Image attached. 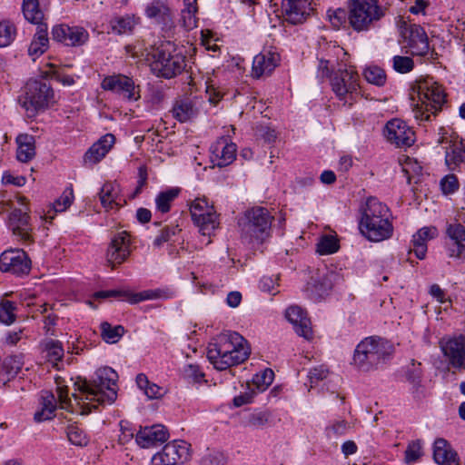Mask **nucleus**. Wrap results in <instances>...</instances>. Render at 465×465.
<instances>
[{"mask_svg": "<svg viewBox=\"0 0 465 465\" xmlns=\"http://www.w3.org/2000/svg\"><path fill=\"white\" fill-rule=\"evenodd\" d=\"M117 372L111 367L98 369L91 381L78 378L74 382L73 401L66 389L58 388L61 408L74 413L86 415L99 405L112 404L117 398Z\"/></svg>", "mask_w": 465, "mask_h": 465, "instance_id": "nucleus-1", "label": "nucleus"}, {"mask_svg": "<svg viewBox=\"0 0 465 465\" xmlns=\"http://www.w3.org/2000/svg\"><path fill=\"white\" fill-rule=\"evenodd\" d=\"M359 230L373 242L390 239L393 234L392 214L390 208L376 197H369L360 208Z\"/></svg>", "mask_w": 465, "mask_h": 465, "instance_id": "nucleus-2", "label": "nucleus"}, {"mask_svg": "<svg viewBox=\"0 0 465 465\" xmlns=\"http://www.w3.org/2000/svg\"><path fill=\"white\" fill-rule=\"evenodd\" d=\"M245 339L235 331L219 334L207 348V358L218 371L230 369L241 364L249 356V350L243 345Z\"/></svg>", "mask_w": 465, "mask_h": 465, "instance_id": "nucleus-3", "label": "nucleus"}, {"mask_svg": "<svg viewBox=\"0 0 465 465\" xmlns=\"http://www.w3.org/2000/svg\"><path fill=\"white\" fill-rule=\"evenodd\" d=\"M412 89L418 96V103L412 110L414 118L419 123L430 121L446 103L442 85L433 78L426 77L417 81Z\"/></svg>", "mask_w": 465, "mask_h": 465, "instance_id": "nucleus-4", "label": "nucleus"}, {"mask_svg": "<svg viewBox=\"0 0 465 465\" xmlns=\"http://www.w3.org/2000/svg\"><path fill=\"white\" fill-rule=\"evenodd\" d=\"M393 350V345L383 338L366 337L356 346L352 364L360 371H370L385 363L392 355Z\"/></svg>", "mask_w": 465, "mask_h": 465, "instance_id": "nucleus-5", "label": "nucleus"}, {"mask_svg": "<svg viewBox=\"0 0 465 465\" xmlns=\"http://www.w3.org/2000/svg\"><path fill=\"white\" fill-rule=\"evenodd\" d=\"M272 221L273 216L268 209L252 207L239 219L241 235L249 242L262 243L271 236Z\"/></svg>", "mask_w": 465, "mask_h": 465, "instance_id": "nucleus-6", "label": "nucleus"}, {"mask_svg": "<svg viewBox=\"0 0 465 465\" xmlns=\"http://www.w3.org/2000/svg\"><path fill=\"white\" fill-rule=\"evenodd\" d=\"M378 0H350L348 23L356 32H368L385 16Z\"/></svg>", "mask_w": 465, "mask_h": 465, "instance_id": "nucleus-7", "label": "nucleus"}, {"mask_svg": "<svg viewBox=\"0 0 465 465\" xmlns=\"http://www.w3.org/2000/svg\"><path fill=\"white\" fill-rule=\"evenodd\" d=\"M150 67L157 77L171 79L185 69L186 57L175 50L171 52L163 47L157 48L153 54Z\"/></svg>", "mask_w": 465, "mask_h": 465, "instance_id": "nucleus-8", "label": "nucleus"}, {"mask_svg": "<svg viewBox=\"0 0 465 465\" xmlns=\"http://www.w3.org/2000/svg\"><path fill=\"white\" fill-rule=\"evenodd\" d=\"M190 213L203 236L211 237L220 226L219 214L205 198H196L191 202Z\"/></svg>", "mask_w": 465, "mask_h": 465, "instance_id": "nucleus-9", "label": "nucleus"}, {"mask_svg": "<svg viewBox=\"0 0 465 465\" xmlns=\"http://www.w3.org/2000/svg\"><path fill=\"white\" fill-rule=\"evenodd\" d=\"M53 98L54 92L49 84L34 81L27 84L25 94L19 98V104L32 117L47 108Z\"/></svg>", "mask_w": 465, "mask_h": 465, "instance_id": "nucleus-10", "label": "nucleus"}, {"mask_svg": "<svg viewBox=\"0 0 465 465\" xmlns=\"http://www.w3.org/2000/svg\"><path fill=\"white\" fill-rule=\"evenodd\" d=\"M358 74L346 65L341 66L331 77V90L343 104L351 105L358 94Z\"/></svg>", "mask_w": 465, "mask_h": 465, "instance_id": "nucleus-11", "label": "nucleus"}, {"mask_svg": "<svg viewBox=\"0 0 465 465\" xmlns=\"http://www.w3.org/2000/svg\"><path fill=\"white\" fill-rule=\"evenodd\" d=\"M441 351L449 364L459 371L465 370V335L443 337L440 341Z\"/></svg>", "mask_w": 465, "mask_h": 465, "instance_id": "nucleus-12", "label": "nucleus"}, {"mask_svg": "<svg viewBox=\"0 0 465 465\" xmlns=\"http://www.w3.org/2000/svg\"><path fill=\"white\" fill-rule=\"evenodd\" d=\"M189 444L183 440L167 443L161 451L152 458V465H177L185 462L189 457Z\"/></svg>", "mask_w": 465, "mask_h": 465, "instance_id": "nucleus-13", "label": "nucleus"}, {"mask_svg": "<svg viewBox=\"0 0 465 465\" xmlns=\"http://www.w3.org/2000/svg\"><path fill=\"white\" fill-rule=\"evenodd\" d=\"M101 87L128 101H136L140 98L134 80L124 74H118L105 76L101 83Z\"/></svg>", "mask_w": 465, "mask_h": 465, "instance_id": "nucleus-14", "label": "nucleus"}, {"mask_svg": "<svg viewBox=\"0 0 465 465\" xmlns=\"http://www.w3.org/2000/svg\"><path fill=\"white\" fill-rule=\"evenodd\" d=\"M53 39L64 44L67 46L84 45L89 39L86 29L77 25H58L52 29Z\"/></svg>", "mask_w": 465, "mask_h": 465, "instance_id": "nucleus-15", "label": "nucleus"}, {"mask_svg": "<svg viewBox=\"0 0 465 465\" xmlns=\"http://www.w3.org/2000/svg\"><path fill=\"white\" fill-rule=\"evenodd\" d=\"M384 135L391 143L398 147H410L415 141L414 132L404 121L397 118L386 124Z\"/></svg>", "mask_w": 465, "mask_h": 465, "instance_id": "nucleus-16", "label": "nucleus"}, {"mask_svg": "<svg viewBox=\"0 0 465 465\" xmlns=\"http://www.w3.org/2000/svg\"><path fill=\"white\" fill-rule=\"evenodd\" d=\"M31 262L26 253L20 249L5 251L0 255V270L14 274H24L30 271Z\"/></svg>", "mask_w": 465, "mask_h": 465, "instance_id": "nucleus-17", "label": "nucleus"}, {"mask_svg": "<svg viewBox=\"0 0 465 465\" xmlns=\"http://www.w3.org/2000/svg\"><path fill=\"white\" fill-rule=\"evenodd\" d=\"M19 203L23 208H15L9 216L10 227L14 234L20 237L25 242L31 241L30 232L32 230L29 223V208L26 206L25 197H19Z\"/></svg>", "mask_w": 465, "mask_h": 465, "instance_id": "nucleus-18", "label": "nucleus"}, {"mask_svg": "<svg viewBox=\"0 0 465 465\" xmlns=\"http://www.w3.org/2000/svg\"><path fill=\"white\" fill-rule=\"evenodd\" d=\"M131 253L130 239L126 232L115 234L110 242L106 252V260L112 268L123 263Z\"/></svg>", "mask_w": 465, "mask_h": 465, "instance_id": "nucleus-19", "label": "nucleus"}, {"mask_svg": "<svg viewBox=\"0 0 465 465\" xmlns=\"http://www.w3.org/2000/svg\"><path fill=\"white\" fill-rule=\"evenodd\" d=\"M341 280V276L334 271H328L325 273L319 274L308 283L307 292L309 296L314 301L322 299L329 294L332 287Z\"/></svg>", "mask_w": 465, "mask_h": 465, "instance_id": "nucleus-20", "label": "nucleus"}, {"mask_svg": "<svg viewBox=\"0 0 465 465\" xmlns=\"http://www.w3.org/2000/svg\"><path fill=\"white\" fill-rule=\"evenodd\" d=\"M403 36L411 54L422 56L428 54L429 39L423 27L416 24L410 25L404 29Z\"/></svg>", "mask_w": 465, "mask_h": 465, "instance_id": "nucleus-21", "label": "nucleus"}, {"mask_svg": "<svg viewBox=\"0 0 465 465\" xmlns=\"http://www.w3.org/2000/svg\"><path fill=\"white\" fill-rule=\"evenodd\" d=\"M169 438L166 428L162 424L141 428L135 434V442L141 448H153L165 442Z\"/></svg>", "mask_w": 465, "mask_h": 465, "instance_id": "nucleus-22", "label": "nucleus"}, {"mask_svg": "<svg viewBox=\"0 0 465 465\" xmlns=\"http://www.w3.org/2000/svg\"><path fill=\"white\" fill-rule=\"evenodd\" d=\"M236 149L235 143L224 138L219 139L211 146L213 163L218 167L231 164L236 158Z\"/></svg>", "mask_w": 465, "mask_h": 465, "instance_id": "nucleus-23", "label": "nucleus"}, {"mask_svg": "<svg viewBox=\"0 0 465 465\" xmlns=\"http://www.w3.org/2000/svg\"><path fill=\"white\" fill-rule=\"evenodd\" d=\"M280 55L271 50H263L256 54L252 61V74L255 78L269 75L278 65Z\"/></svg>", "mask_w": 465, "mask_h": 465, "instance_id": "nucleus-24", "label": "nucleus"}, {"mask_svg": "<svg viewBox=\"0 0 465 465\" xmlns=\"http://www.w3.org/2000/svg\"><path fill=\"white\" fill-rule=\"evenodd\" d=\"M285 318L294 328L295 332L309 340L312 331L311 328L310 319L307 317L306 312L298 305H291L285 311Z\"/></svg>", "mask_w": 465, "mask_h": 465, "instance_id": "nucleus-25", "label": "nucleus"}, {"mask_svg": "<svg viewBox=\"0 0 465 465\" xmlns=\"http://www.w3.org/2000/svg\"><path fill=\"white\" fill-rule=\"evenodd\" d=\"M449 241L447 251L450 257L465 258V229L460 223L450 224L447 228Z\"/></svg>", "mask_w": 465, "mask_h": 465, "instance_id": "nucleus-26", "label": "nucleus"}, {"mask_svg": "<svg viewBox=\"0 0 465 465\" xmlns=\"http://www.w3.org/2000/svg\"><path fill=\"white\" fill-rule=\"evenodd\" d=\"M309 0H282L286 19L293 24H301L310 15L312 8Z\"/></svg>", "mask_w": 465, "mask_h": 465, "instance_id": "nucleus-27", "label": "nucleus"}, {"mask_svg": "<svg viewBox=\"0 0 465 465\" xmlns=\"http://www.w3.org/2000/svg\"><path fill=\"white\" fill-rule=\"evenodd\" d=\"M115 142L112 134H106L94 143L84 154V163L95 164L99 163L110 151Z\"/></svg>", "mask_w": 465, "mask_h": 465, "instance_id": "nucleus-28", "label": "nucleus"}, {"mask_svg": "<svg viewBox=\"0 0 465 465\" xmlns=\"http://www.w3.org/2000/svg\"><path fill=\"white\" fill-rule=\"evenodd\" d=\"M433 459L440 465H459V459L448 441L439 438L434 441Z\"/></svg>", "mask_w": 465, "mask_h": 465, "instance_id": "nucleus-29", "label": "nucleus"}, {"mask_svg": "<svg viewBox=\"0 0 465 465\" xmlns=\"http://www.w3.org/2000/svg\"><path fill=\"white\" fill-rule=\"evenodd\" d=\"M198 113V101L189 98L176 101L172 109L173 118L181 123L193 119Z\"/></svg>", "mask_w": 465, "mask_h": 465, "instance_id": "nucleus-30", "label": "nucleus"}, {"mask_svg": "<svg viewBox=\"0 0 465 465\" xmlns=\"http://www.w3.org/2000/svg\"><path fill=\"white\" fill-rule=\"evenodd\" d=\"M139 17L134 15L113 16L109 21V29L115 35L131 34L139 23Z\"/></svg>", "mask_w": 465, "mask_h": 465, "instance_id": "nucleus-31", "label": "nucleus"}, {"mask_svg": "<svg viewBox=\"0 0 465 465\" xmlns=\"http://www.w3.org/2000/svg\"><path fill=\"white\" fill-rule=\"evenodd\" d=\"M48 35L46 25H39L28 48V54L35 60L43 54L48 48Z\"/></svg>", "mask_w": 465, "mask_h": 465, "instance_id": "nucleus-32", "label": "nucleus"}, {"mask_svg": "<svg viewBox=\"0 0 465 465\" xmlns=\"http://www.w3.org/2000/svg\"><path fill=\"white\" fill-rule=\"evenodd\" d=\"M445 162L448 167L455 171L465 163V140L453 143L446 151Z\"/></svg>", "mask_w": 465, "mask_h": 465, "instance_id": "nucleus-33", "label": "nucleus"}, {"mask_svg": "<svg viewBox=\"0 0 465 465\" xmlns=\"http://www.w3.org/2000/svg\"><path fill=\"white\" fill-rule=\"evenodd\" d=\"M18 148L16 158L18 161L29 162L35 154L34 138L28 134H20L16 139Z\"/></svg>", "mask_w": 465, "mask_h": 465, "instance_id": "nucleus-34", "label": "nucleus"}, {"mask_svg": "<svg viewBox=\"0 0 465 465\" xmlns=\"http://www.w3.org/2000/svg\"><path fill=\"white\" fill-rule=\"evenodd\" d=\"M197 11L196 0H184V8L181 11L180 24L185 31L193 30L197 26Z\"/></svg>", "mask_w": 465, "mask_h": 465, "instance_id": "nucleus-35", "label": "nucleus"}, {"mask_svg": "<svg viewBox=\"0 0 465 465\" xmlns=\"http://www.w3.org/2000/svg\"><path fill=\"white\" fill-rule=\"evenodd\" d=\"M102 205L105 209H113L119 205L118 201V186L112 183H105L101 188L99 193Z\"/></svg>", "mask_w": 465, "mask_h": 465, "instance_id": "nucleus-36", "label": "nucleus"}, {"mask_svg": "<svg viewBox=\"0 0 465 465\" xmlns=\"http://www.w3.org/2000/svg\"><path fill=\"white\" fill-rule=\"evenodd\" d=\"M23 13L25 18L32 24L43 25L44 14L39 8L38 0H24Z\"/></svg>", "mask_w": 465, "mask_h": 465, "instance_id": "nucleus-37", "label": "nucleus"}, {"mask_svg": "<svg viewBox=\"0 0 465 465\" xmlns=\"http://www.w3.org/2000/svg\"><path fill=\"white\" fill-rule=\"evenodd\" d=\"M180 190L178 188H172L164 192H161L155 198L156 209L163 213H168L171 208V203L178 196Z\"/></svg>", "mask_w": 465, "mask_h": 465, "instance_id": "nucleus-38", "label": "nucleus"}, {"mask_svg": "<svg viewBox=\"0 0 465 465\" xmlns=\"http://www.w3.org/2000/svg\"><path fill=\"white\" fill-rule=\"evenodd\" d=\"M350 428L349 423L344 420H335L325 428V436L328 440H336L345 435Z\"/></svg>", "mask_w": 465, "mask_h": 465, "instance_id": "nucleus-39", "label": "nucleus"}, {"mask_svg": "<svg viewBox=\"0 0 465 465\" xmlns=\"http://www.w3.org/2000/svg\"><path fill=\"white\" fill-rule=\"evenodd\" d=\"M15 36V25L8 20L0 21V48L10 45Z\"/></svg>", "mask_w": 465, "mask_h": 465, "instance_id": "nucleus-40", "label": "nucleus"}, {"mask_svg": "<svg viewBox=\"0 0 465 465\" xmlns=\"http://www.w3.org/2000/svg\"><path fill=\"white\" fill-rule=\"evenodd\" d=\"M101 335L108 343L116 342L124 334V329L122 325L112 326L107 322L101 323Z\"/></svg>", "mask_w": 465, "mask_h": 465, "instance_id": "nucleus-41", "label": "nucleus"}, {"mask_svg": "<svg viewBox=\"0 0 465 465\" xmlns=\"http://www.w3.org/2000/svg\"><path fill=\"white\" fill-rule=\"evenodd\" d=\"M136 383L149 399H157L162 395V388L154 383H150L143 373L137 375Z\"/></svg>", "mask_w": 465, "mask_h": 465, "instance_id": "nucleus-42", "label": "nucleus"}, {"mask_svg": "<svg viewBox=\"0 0 465 465\" xmlns=\"http://www.w3.org/2000/svg\"><path fill=\"white\" fill-rule=\"evenodd\" d=\"M364 78L371 84L383 86L386 83L385 71L376 65L368 66L363 72Z\"/></svg>", "mask_w": 465, "mask_h": 465, "instance_id": "nucleus-43", "label": "nucleus"}, {"mask_svg": "<svg viewBox=\"0 0 465 465\" xmlns=\"http://www.w3.org/2000/svg\"><path fill=\"white\" fill-rule=\"evenodd\" d=\"M66 434L68 440L76 446H85L89 441L87 434L75 423L68 425Z\"/></svg>", "mask_w": 465, "mask_h": 465, "instance_id": "nucleus-44", "label": "nucleus"}, {"mask_svg": "<svg viewBox=\"0 0 465 465\" xmlns=\"http://www.w3.org/2000/svg\"><path fill=\"white\" fill-rule=\"evenodd\" d=\"M422 441L416 440L409 442L405 450L404 461L408 465L417 462L423 455Z\"/></svg>", "mask_w": 465, "mask_h": 465, "instance_id": "nucleus-45", "label": "nucleus"}, {"mask_svg": "<svg viewBox=\"0 0 465 465\" xmlns=\"http://www.w3.org/2000/svg\"><path fill=\"white\" fill-rule=\"evenodd\" d=\"M274 372L271 369H264L252 377L253 386L259 391H265L273 381Z\"/></svg>", "mask_w": 465, "mask_h": 465, "instance_id": "nucleus-46", "label": "nucleus"}, {"mask_svg": "<svg viewBox=\"0 0 465 465\" xmlns=\"http://www.w3.org/2000/svg\"><path fill=\"white\" fill-rule=\"evenodd\" d=\"M170 8L162 0H153L145 8V15L148 18L158 21L163 15H166Z\"/></svg>", "mask_w": 465, "mask_h": 465, "instance_id": "nucleus-47", "label": "nucleus"}, {"mask_svg": "<svg viewBox=\"0 0 465 465\" xmlns=\"http://www.w3.org/2000/svg\"><path fill=\"white\" fill-rule=\"evenodd\" d=\"M183 377L189 382L202 383L206 382L204 373L201 371L200 367L196 364H187L183 369Z\"/></svg>", "mask_w": 465, "mask_h": 465, "instance_id": "nucleus-48", "label": "nucleus"}, {"mask_svg": "<svg viewBox=\"0 0 465 465\" xmlns=\"http://www.w3.org/2000/svg\"><path fill=\"white\" fill-rule=\"evenodd\" d=\"M15 302L4 300L0 303V322L6 325L12 324L15 320Z\"/></svg>", "mask_w": 465, "mask_h": 465, "instance_id": "nucleus-49", "label": "nucleus"}, {"mask_svg": "<svg viewBox=\"0 0 465 465\" xmlns=\"http://www.w3.org/2000/svg\"><path fill=\"white\" fill-rule=\"evenodd\" d=\"M46 351V357L50 361H57L62 360L64 356V349L59 341L50 340L44 345Z\"/></svg>", "mask_w": 465, "mask_h": 465, "instance_id": "nucleus-50", "label": "nucleus"}, {"mask_svg": "<svg viewBox=\"0 0 465 465\" xmlns=\"http://www.w3.org/2000/svg\"><path fill=\"white\" fill-rule=\"evenodd\" d=\"M339 244L337 239L331 235H325L321 238L317 243V252L320 254H331L337 252Z\"/></svg>", "mask_w": 465, "mask_h": 465, "instance_id": "nucleus-51", "label": "nucleus"}, {"mask_svg": "<svg viewBox=\"0 0 465 465\" xmlns=\"http://www.w3.org/2000/svg\"><path fill=\"white\" fill-rule=\"evenodd\" d=\"M74 201V191L72 186L65 188L62 195L54 203V211L55 213L64 212L71 206Z\"/></svg>", "mask_w": 465, "mask_h": 465, "instance_id": "nucleus-52", "label": "nucleus"}, {"mask_svg": "<svg viewBox=\"0 0 465 465\" xmlns=\"http://www.w3.org/2000/svg\"><path fill=\"white\" fill-rule=\"evenodd\" d=\"M177 227L174 226H166L163 228L160 232L156 235L153 242V246L154 248H161L166 242L172 241L173 237L176 235L177 232H179Z\"/></svg>", "mask_w": 465, "mask_h": 465, "instance_id": "nucleus-53", "label": "nucleus"}, {"mask_svg": "<svg viewBox=\"0 0 465 465\" xmlns=\"http://www.w3.org/2000/svg\"><path fill=\"white\" fill-rule=\"evenodd\" d=\"M327 15L331 25L339 29L348 21L349 12L342 8H337L335 10H328Z\"/></svg>", "mask_w": 465, "mask_h": 465, "instance_id": "nucleus-54", "label": "nucleus"}, {"mask_svg": "<svg viewBox=\"0 0 465 465\" xmlns=\"http://www.w3.org/2000/svg\"><path fill=\"white\" fill-rule=\"evenodd\" d=\"M393 69L401 74H406L413 69L414 63L411 57L395 55L392 59Z\"/></svg>", "mask_w": 465, "mask_h": 465, "instance_id": "nucleus-55", "label": "nucleus"}, {"mask_svg": "<svg viewBox=\"0 0 465 465\" xmlns=\"http://www.w3.org/2000/svg\"><path fill=\"white\" fill-rule=\"evenodd\" d=\"M459 185L458 178L454 174H448L440 180V188L444 194L454 193Z\"/></svg>", "mask_w": 465, "mask_h": 465, "instance_id": "nucleus-56", "label": "nucleus"}, {"mask_svg": "<svg viewBox=\"0 0 465 465\" xmlns=\"http://www.w3.org/2000/svg\"><path fill=\"white\" fill-rule=\"evenodd\" d=\"M158 25L161 26L162 31L168 36H173L174 35L175 25L173 20V16L171 14V10L167 12L166 15H163L158 21L155 22Z\"/></svg>", "mask_w": 465, "mask_h": 465, "instance_id": "nucleus-57", "label": "nucleus"}, {"mask_svg": "<svg viewBox=\"0 0 465 465\" xmlns=\"http://www.w3.org/2000/svg\"><path fill=\"white\" fill-rule=\"evenodd\" d=\"M412 247L410 249V253L413 252L415 256L423 260L427 252V242L423 239H418V235L415 233L412 236Z\"/></svg>", "mask_w": 465, "mask_h": 465, "instance_id": "nucleus-58", "label": "nucleus"}, {"mask_svg": "<svg viewBox=\"0 0 465 465\" xmlns=\"http://www.w3.org/2000/svg\"><path fill=\"white\" fill-rule=\"evenodd\" d=\"M329 375V371L323 366H319L312 369L308 373V378L311 383V387L316 386L319 381H323Z\"/></svg>", "mask_w": 465, "mask_h": 465, "instance_id": "nucleus-59", "label": "nucleus"}, {"mask_svg": "<svg viewBox=\"0 0 465 465\" xmlns=\"http://www.w3.org/2000/svg\"><path fill=\"white\" fill-rule=\"evenodd\" d=\"M131 292L128 291H121V290H108V291H99L94 293V297L97 299H105V298H118L122 300H127L129 302Z\"/></svg>", "mask_w": 465, "mask_h": 465, "instance_id": "nucleus-60", "label": "nucleus"}, {"mask_svg": "<svg viewBox=\"0 0 465 465\" xmlns=\"http://www.w3.org/2000/svg\"><path fill=\"white\" fill-rule=\"evenodd\" d=\"M277 281H278L277 277L263 276L260 280L259 287H260L261 291H262V292L272 293V294H276L278 292V291H276V286L278 285Z\"/></svg>", "mask_w": 465, "mask_h": 465, "instance_id": "nucleus-61", "label": "nucleus"}, {"mask_svg": "<svg viewBox=\"0 0 465 465\" xmlns=\"http://www.w3.org/2000/svg\"><path fill=\"white\" fill-rule=\"evenodd\" d=\"M41 408L47 409V411L54 413L56 410V399L55 396L49 392L44 391L41 396Z\"/></svg>", "mask_w": 465, "mask_h": 465, "instance_id": "nucleus-62", "label": "nucleus"}, {"mask_svg": "<svg viewBox=\"0 0 465 465\" xmlns=\"http://www.w3.org/2000/svg\"><path fill=\"white\" fill-rule=\"evenodd\" d=\"M225 459L223 454L220 452L210 453L204 456L200 465H224Z\"/></svg>", "mask_w": 465, "mask_h": 465, "instance_id": "nucleus-63", "label": "nucleus"}, {"mask_svg": "<svg viewBox=\"0 0 465 465\" xmlns=\"http://www.w3.org/2000/svg\"><path fill=\"white\" fill-rule=\"evenodd\" d=\"M270 415L266 411L253 413L249 419V423L256 428L264 426L269 421Z\"/></svg>", "mask_w": 465, "mask_h": 465, "instance_id": "nucleus-64", "label": "nucleus"}]
</instances>
